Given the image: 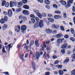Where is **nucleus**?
Wrapping results in <instances>:
<instances>
[{
    "mask_svg": "<svg viewBox=\"0 0 75 75\" xmlns=\"http://www.w3.org/2000/svg\"><path fill=\"white\" fill-rule=\"evenodd\" d=\"M40 55H42L43 54V53L41 52L40 53L38 52L37 53H35L33 54V57H36L37 60H38L39 57H40Z\"/></svg>",
    "mask_w": 75,
    "mask_h": 75,
    "instance_id": "f257e3e1",
    "label": "nucleus"
},
{
    "mask_svg": "<svg viewBox=\"0 0 75 75\" xmlns=\"http://www.w3.org/2000/svg\"><path fill=\"white\" fill-rule=\"evenodd\" d=\"M21 30L22 32L24 33L25 32V30H27V26L25 25H23L21 27Z\"/></svg>",
    "mask_w": 75,
    "mask_h": 75,
    "instance_id": "f03ea898",
    "label": "nucleus"
},
{
    "mask_svg": "<svg viewBox=\"0 0 75 75\" xmlns=\"http://www.w3.org/2000/svg\"><path fill=\"white\" fill-rule=\"evenodd\" d=\"M20 30V25H18L17 26H16L15 28V31L16 32H18Z\"/></svg>",
    "mask_w": 75,
    "mask_h": 75,
    "instance_id": "7ed1b4c3",
    "label": "nucleus"
},
{
    "mask_svg": "<svg viewBox=\"0 0 75 75\" xmlns=\"http://www.w3.org/2000/svg\"><path fill=\"white\" fill-rule=\"evenodd\" d=\"M39 26L40 27V28H42V27H43V26H44V22H43V21L42 20H41L39 23Z\"/></svg>",
    "mask_w": 75,
    "mask_h": 75,
    "instance_id": "20e7f679",
    "label": "nucleus"
},
{
    "mask_svg": "<svg viewBox=\"0 0 75 75\" xmlns=\"http://www.w3.org/2000/svg\"><path fill=\"white\" fill-rule=\"evenodd\" d=\"M42 48H41L40 50V51H43L44 50V48H46L47 47V46H46V45H45V43H43L42 45H41Z\"/></svg>",
    "mask_w": 75,
    "mask_h": 75,
    "instance_id": "39448f33",
    "label": "nucleus"
},
{
    "mask_svg": "<svg viewBox=\"0 0 75 75\" xmlns=\"http://www.w3.org/2000/svg\"><path fill=\"white\" fill-rule=\"evenodd\" d=\"M59 3H61L62 5L63 6H66L67 4V2L66 1H64L61 0L59 1Z\"/></svg>",
    "mask_w": 75,
    "mask_h": 75,
    "instance_id": "423d86ee",
    "label": "nucleus"
},
{
    "mask_svg": "<svg viewBox=\"0 0 75 75\" xmlns=\"http://www.w3.org/2000/svg\"><path fill=\"white\" fill-rule=\"evenodd\" d=\"M8 25L6 24H5L3 26L2 28V29L3 31H4L6 30L7 28Z\"/></svg>",
    "mask_w": 75,
    "mask_h": 75,
    "instance_id": "0eeeda50",
    "label": "nucleus"
},
{
    "mask_svg": "<svg viewBox=\"0 0 75 75\" xmlns=\"http://www.w3.org/2000/svg\"><path fill=\"white\" fill-rule=\"evenodd\" d=\"M8 15L9 17H11V16H12V11H11V9H9L8 10Z\"/></svg>",
    "mask_w": 75,
    "mask_h": 75,
    "instance_id": "6e6552de",
    "label": "nucleus"
},
{
    "mask_svg": "<svg viewBox=\"0 0 75 75\" xmlns=\"http://www.w3.org/2000/svg\"><path fill=\"white\" fill-rule=\"evenodd\" d=\"M54 37H56L57 38H60L62 37V34L59 33L58 34L55 35H54Z\"/></svg>",
    "mask_w": 75,
    "mask_h": 75,
    "instance_id": "1a4fd4ad",
    "label": "nucleus"
},
{
    "mask_svg": "<svg viewBox=\"0 0 75 75\" xmlns=\"http://www.w3.org/2000/svg\"><path fill=\"white\" fill-rule=\"evenodd\" d=\"M71 2L69 1H67V5H66L65 7L67 8H68V7H71Z\"/></svg>",
    "mask_w": 75,
    "mask_h": 75,
    "instance_id": "9d476101",
    "label": "nucleus"
},
{
    "mask_svg": "<svg viewBox=\"0 0 75 75\" xmlns=\"http://www.w3.org/2000/svg\"><path fill=\"white\" fill-rule=\"evenodd\" d=\"M34 28H38L39 27V23H35L33 26Z\"/></svg>",
    "mask_w": 75,
    "mask_h": 75,
    "instance_id": "9b49d317",
    "label": "nucleus"
},
{
    "mask_svg": "<svg viewBox=\"0 0 75 75\" xmlns=\"http://www.w3.org/2000/svg\"><path fill=\"white\" fill-rule=\"evenodd\" d=\"M23 13L25 14V15H28L30 13H29V11H27V10H24L23 12Z\"/></svg>",
    "mask_w": 75,
    "mask_h": 75,
    "instance_id": "f8f14e48",
    "label": "nucleus"
},
{
    "mask_svg": "<svg viewBox=\"0 0 75 75\" xmlns=\"http://www.w3.org/2000/svg\"><path fill=\"white\" fill-rule=\"evenodd\" d=\"M45 31L47 34L48 33H52V30H50V29H46Z\"/></svg>",
    "mask_w": 75,
    "mask_h": 75,
    "instance_id": "ddd939ff",
    "label": "nucleus"
},
{
    "mask_svg": "<svg viewBox=\"0 0 75 75\" xmlns=\"http://www.w3.org/2000/svg\"><path fill=\"white\" fill-rule=\"evenodd\" d=\"M57 42L58 44H61L62 42V40L61 39H59L57 40Z\"/></svg>",
    "mask_w": 75,
    "mask_h": 75,
    "instance_id": "4468645a",
    "label": "nucleus"
},
{
    "mask_svg": "<svg viewBox=\"0 0 75 75\" xmlns=\"http://www.w3.org/2000/svg\"><path fill=\"white\" fill-rule=\"evenodd\" d=\"M36 14L39 17V18H42V15L40 13L37 12L36 13Z\"/></svg>",
    "mask_w": 75,
    "mask_h": 75,
    "instance_id": "2eb2a0df",
    "label": "nucleus"
},
{
    "mask_svg": "<svg viewBox=\"0 0 75 75\" xmlns=\"http://www.w3.org/2000/svg\"><path fill=\"white\" fill-rule=\"evenodd\" d=\"M67 45H68V44H67V43L64 44L62 46L61 48H62L63 49H64L65 48H66Z\"/></svg>",
    "mask_w": 75,
    "mask_h": 75,
    "instance_id": "dca6fc26",
    "label": "nucleus"
},
{
    "mask_svg": "<svg viewBox=\"0 0 75 75\" xmlns=\"http://www.w3.org/2000/svg\"><path fill=\"white\" fill-rule=\"evenodd\" d=\"M15 4V3L14 2L11 1L10 2V6L11 7H14V5Z\"/></svg>",
    "mask_w": 75,
    "mask_h": 75,
    "instance_id": "f3484780",
    "label": "nucleus"
},
{
    "mask_svg": "<svg viewBox=\"0 0 75 75\" xmlns=\"http://www.w3.org/2000/svg\"><path fill=\"white\" fill-rule=\"evenodd\" d=\"M35 45L36 47H39V43H38V41L37 40H36L35 41Z\"/></svg>",
    "mask_w": 75,
    "mask_h": 75,
    "instance_id": "a211bd4d",
    "label": "nucleus"
},
{
    "mask_svg": "<svg viewBox=\"0 0 75 75\" xmlns=\"http://www.w3.org/2000/svg\"><path fill=\"white\" fill-rule=\"evenodd\" d=\"M32 67L33 69H34L35 71V69L36 68H35V63H34V62H32Z\"/></svg>",
    "mask_w": 75,
    "mask_h": 75,
    "instance_id": "6ab92c4d",
    "label": "nucleus"
},
{
    "mask_svg": "<svg viewBox=\"0 0 75 75\" xmlns=\"http://www.w3.org/2000/svg\"><path fill=\"white\" fill-rule=\"evenodd\" d=\"M48 20L50 22V23H54V19L52 18H48Z\"/></svg>",
    "mask_w": 75,
    "mask_h": 75,
    "instance_id": "aec40b11",
    "label": "nucleus"
},
{
    "mask_svg": "<svg viewBox=\"0 0 75 75\" xmlns=\"http://www.w3.org/2000/svg\"><path fill=\"white\" fill-rule=\"evenodd\" d=\"M23 8H25V9H29V6H28L27 5H25L23 6Z\"/></svg>",
    "mask_w": 75,
    "mask_h": 75,
    "instance_id": "412c9836",
    "label": "nucleus"
},
{
    "mask_svg": "<svg viewBox=\"0 0 75 75\" xmlns=\"http://www.w3.org/2000/svg\"><path fill=\"white\" fill-rule=\"evenodd\" d=\"M6 21L4 20V19L3 18H2L0 21V23L1 24H4L5 23Z\"/></svg>",
    "mask_w": 75,
    "mask_h": 75,
    "instance_id": "4be33fe9",
    "label": "nucleus"
},
{
    "mask_svg": "<svg viewBox=\"0 0 75 75\" xmlns=\"http://www.w3.org/2000/svg\"><path fill=\"white\" fill-rule=\"evenodd\" d=\"M59 17H61V16L58 15H55L54 16V18L55 19H59Z\"/></svg>",
    "mask_w": 75,
    "mask_h": 75,
    "instance_id": "5701e85b",
    "label": "nucleus"
},
{
    "mask_svg": "<svg viewBox=\"0 0 75 75\" xmlns=\"http://www.w3.org/2000/svg\"><path fill=\"white\" fill-rule=\"evenodd\" d=\"M70 31L72 34H74L75 33V30H74V29L72 28L71 29Z\"/></svg>",
    "mask_w": 75,
    "mask_h": 75,
    "instance_id": "b1692460",
    "label": "nucleus"
},
{
    "mask_svg": "<svg viewBox=\"0 0 75 75\" xmlns=\"http://www.w3.org/2000/svg\"><path fill=\"white\" fill-rule=\"evenodd\" d=\"M23 5V2H19L18 3V7H21Z\"/></svg>",
    "mask_w": 75,
    "mask_h": 75,
    "instance_id": "393cba45",
    "label": "nucleus"
},
{
    "mask_svg": "<svg viewBox=\"0 0 75 75\" xmlns=\"http://www.w3.org/2000/svg\"><path fill=\"white\" fill-rule=\"evenodd\" d=\"M45 2L47 4H50V1L48 0H45Z\"/></svg>",
    "mask_w": 75,
    "mask_h": 75,
    "instance_id": "a878e982",
    "label": "nucleus"
},
{
    "mask_svg": "<svg viewBox=\"0 0 75 75\" xmlns=\"http://www.w3.org/2000/svg\"><path fill=\"white\" fill-rule=\"evenodd\" d=\"M16 11L17 13H18L21 11V8L20 7L17 9H16Z\"/></svg>",
    "mask_w": 75,
    "mask_h": 75,
    "instance_id": "bb28decb",
    "label": "nucleus"
},
{
    "mask_svg": "<svg viewBox=\"0 0 75 75\" xmlns=\"http://www.w3.org/2000/svg\"><path fill=\"white\" fill-rule=\"evenodd\" d=\"M24 54H22L20 57V59L22 60V61H24Z\"/></svg>",
    "mask_w": 75,
    "mask_h": 75,
    "instance_id": "cd10ccee",
    "label": "nucleus"
},
{
    "mask_svg": "<svg viewBox=\"0 0 75 75\" xmlns=\"http://www.w3.org/2000/svg\"><path fill=\"white\" fill-rule=\"evenodd\" d=\"M59 74L60 75H63L64 74V72H63V71L61 70H59Z\"/></svg>",
    "mask_w": 75,
    "mask_h": 75,
    "instance_id": "c85d7f7f",
    "label": "nucleus"
},
{
    "mask_svg": "<svg viewBox=\"0 0 75 75\" xmlns=\"http://www.w3.org/2000/svg\"><path fill=\"white\" fill-rule=\"evenodd\" d=\"M42 17H47V13H43L42 14Z\"/></svg>",
    "mask_w": 75,
    "mask_h": 75,
    "instance_id": "c756f323",
    "label": "nucleus"
},
{
    "mask_svg": "<svg viewBox=\"0 0 75 75\" xmlns=\"http://www.w3.org/2000/svg\"><path fill=\"white\" fill-rule=\"evenodd\" d=\"M55 13L56 14H61V11L58 10H56L54 11Z\"/></svg>",
    "mask_w": 75,
    "mask_h": 75,
    "instance_id": "7c9ffc66",
    "label": "nucleus"
},
{
    "mask_svg": "<svg viewBox=\"0 0 75 75\" xmlns=\"http://www.w3.org/2000/svg\"><path fill=\"white\" fill-rule=\"evenodd\" d=\"M31 20L33 24H35V20L33 18H32L31 19Z\"/></svg>",
    "mask_w": 75,
    "mask_h": 75,
    "instance_id": "2f4dec72",
    "label": "nucleus"
},
{
    "mask_svg": "<svg viewBox=\"0 0 75 75\" xmlns=\"http://www.w3.org/2000/svg\"><path fill=\"white\" fill-rule=\"evenodd\" d=\"M5 3H6V1L5 0L3 1L2 2V6H4L5 5Z\"/></svg>",
    "mask_w": 75,
    "mask_h": 75,
    "instance_id": "473e14b6",
    "label": "nucleus"
},
{
    "mask_svg": "<svg viewBox=\"0 0 75 75\" xmlns=\"http://www.w3.org/2000/svg\"><path fill=\"white\" fill-rule=\"evenodd\" d=\"M60 29L62 31H65V29H64V27L62 26H60Z\"/></svg>",
    "mask_w": 75,
    "mask_h": 75,
    "instance_id": "72a5a7b5",
    "label": "nucleus"
},
{
    "mask_svg": "<svg viewBox=\"0 0 75 75\" xmlns=\"http://www.w3.org/2000/svg\"><path fill=\"white\" fill-rule=\"evenodd\" d=\"M53 7L54 8L57 9L58 8V6H57V5L55 4H53Z\"/></svg>",
    "mask_w": 75,
    "mask_h": 75,
    "instance_id": "f704fd0d",
    "label": "nucleus"
},
{
    "mask_svg": "<svg viewBox=\"0 0 75 75\" xmlns=\"http://www.w3.org/2000/svg\"><path fill=\"white\" fill-rule=\"evenodd\" d=\"M4 20L5 21H7L8 20V18L7 17L5 16L4 17Z\"/></svg>",
    "mask_w": 75,
    "mask_h": 75,
    "instance_id": "c9c22d12",
    "label": "nucleus"
},
{
    "mask_svg": "<svg viewBox=\"0 0 75 75\" xmlns=\"http://www.w3.org/2000/svg\"><path fill=\"white\" fill-rule=\"evenodd\" d=\"M22 20H23V22H24L27 20V18L23 16Z\"/></svg>",
    "mask_w": 75,
    "mask_h": 75,
    "instance_id": "e433bc0d",
    "label": "nucleus"
},
{
    "mask_svg": "<svg viewBox=\"0 0 75 75\" xmlns=\"http://www.w3.org/2000/svg\"><path fill=\"white\" fill-rule=\"evenodd\" d=\"M23 45L22 44H20L19 45L17 46V48H20V47H23Z\"/></svg>",
    "mask_w": 75,
    "mask_h": 75,
    "instance_id": "4c0bfd02",
    "label": "nucleus"
},
{
    "mask_svg": "<svg viewBox=\"0 0 75 75\" xmlns=\"http://www.w3.org/2000/svg\"><path fill=\"white\" fill-rule=\"evenodd\" d=\"M57 33V31L56 30H54L52 32V34H56Z\"/></svg>",
    "mask_w": 75,
    "mask_h": 75,
    "instance_id": "58836bf2",
    "label": "nucleus"
},
{
    "mask_svg": "<svg viewBox=\"0 0 75 75\" xmlns=\"http://www.w3.org/2000/svg\"><path fill=\"white\" fill-rule=\"evenodd\" d=\"M2 52L3 53H5L6 52V51L5 50V49H4V47H3L2 48Z\"/></svg>",
    "mask_w": 75,
    "mask_h": 75,
    "instance_id": "ea45409f",
    "label": "nucleus"
},
{
    "mask_svg": "<svg viewBox=\"0 0 75 75\" xmlns=\"http://www.w3.org/2000/svg\"><path fill=\"white\" fill-rule=\"evenodd\" d=\"M70 40L71 41H72L73 42H74L75 41V38H74L73 37H71L70 38Z\"/></svg>",
    "mask_w": 75,
    "mask_h": 75,
    "instance_id": "a19ab883",
    "label": "nucleus"
},
{
    "mask_svg": "<svg viewBox=\"0 0 75 75\" xmlns=\"http://www.w3.org/2000/svg\"><path fill=\"white\" fill-rule=\"evenodd\" d=\"M63 17L65 18H67V14L66 13L64 12L63 13Z\"/></svg>",
    "mask_w": 75,
    "mask_h": 75,
    "instance_id": "79ce46f5",
    "label": "nucleus"
},
{
    "mask_svg": "<svg viewBox=\"0 0 75 75\" xmlns=\"http://www.w3.org/2000/svg\"><path fill=\"white\" fill-rule=\"evenodd\" d=\"M23 16L22 15H20L19 17V19L20 20L21 19H23Z\"/></svg>",
    "mask_w": 75,
    "mask_h": 75,
    "instance_id": "37998d69",
    "label": "nucleus"
},
{
    "mask_svg": "<svg viewBox=\"0 0 75 75\" xmlns=\"http://www.w3.org/2000/svg\"><path fill=\"white\" fill-rule=\"evenodd\" d=\"M71 58L75 60V54H74L71 55Z\"/></svg>",
    "mask_w": 75,
    "mask_h": 75,
    "instance_id": "c03bdc74",
    "label": "nucleus"
},
{
    "mask_svg": "<svg viewBox=\"0 0 75 75\" xmlns=\"http://www.w3.org/2000/svg\"><path fill=\"white\" fill-rule=\"evenodd\" d=\"M35 20L36 21H37L38 22L40 20L39 19V18L38 17H35Z\"/></svg>",
    "mask_w": 75,
    "mask_h": 75,
    "instance_id": "a18cd8bd",
    "label": "nucleus"
},
{
    "mask_svg": "<svg viewBox=\"0 0 75 75\" xmlns=\"http://www.w3.org/2000/svg\"><path fill=\"white\" fill-rule=\"evenodd\" d=\"M47 54V52H45V53L43 55V58H44L45 59V57H46V55Z\"/></svg>",
    "mask_w": 75,
    "mask_h": 75,
    "instance_id": "49530a36",
    "label": "nucleus"
},
{
    "mask_svg": "<svg viewBox=\"0 0 75 75\" xmlns=\"http://www.w3.org/2000/svg\"><path fill=\"white\" fill-rule=\"evenodd\" d=\"M9 6V3L8 2L6 3L5 4V7H8Z\"/></svg>",
    "mask_w": 75,
    "mask_h": 75,
    "instance_id": "de8ad7c7",
    "label": "nucleus"
},
{
    "mask_svg": "<svg viewBox=\"0 0 75 75\" xmlns=\"http://www.w3.org/2000/svg\"><path fill=\"white\" fill-rule=\"evenodd\" d=\"M24 48H25L27 51L28 50V47L27 46H25L24 47Z\"/></svg>",
    "mask_w": 75,
    "mask_h": 75,
    "instance_id": "09e8293b",
    "label": "nucleus"
},
{
    "mask_svg": "<svg viewBox=\"0 0 75 75\" xmlns=\"http://www.w3.org/2000/svg\"><path fill=\"white\" fill-rule=\"evenodd\" d=\"M69 59H66L65 60V62H66V63H67V62H69Z\"/></svg>",
    "mask_w": 75,
    "mask_h": 75,
    "instance_id": "8fccbe9b",
    "label": "nucleus"
},
{
    "mask_svg": "<svg viewBox=\"0 0 75 75\" xmlns=\"http://www.w3.org/2000/svg\"><path fill=\"white\" fill-rule=\"evenodd\" d=\"M61 52L62 54H65V50L64 49H63L62 50Z\"/></svg>",
    "mask_w": 75,
    "mask_h": 75,
    "instance_id": "3c124183",
    "label": "nucleus"
},
{
    "mask_svg": "<svg viewBox=\"0 0 75 75\" xmlns=\"http://www.w3.org/2000/svg\"><path fill=\"white\" fill-rule=\"evenodd\" d=\"M30 17L31 18H35V16L33 14H32L30 15Z\"/></svg>",
    "mask_w": 75,
    "mask_h": 75,
    "instance_id": "603ef678",
    "label": "nucleus"
},
{
    "mask_svg": "<svg viewBox=\"0 0 75 75\" xmlns=\"http://www.w3.org/2000/svg\"><path fill=\"white\" fill-rule=\"evenodd\" d=\"M24 4H25L27 3V0H22Z\"/></svg>",
    "mask_w": 75,
    "mask_h": 75,
    "instance_id": "864d4df0",
    "label": "nucleus"
},
{
    "mask_svg": "<svg viewBox=\"0 0 75 75\" xmlns=\"http://www.w3.org/2000/svg\"><path fill=\"white\" fill-rule=\"evenodd\" d=\"M47 52H50V47H47Z\"/></svg>",
    "mask_w": 75,
    "mask_h": 75,
    "instance_id": "5fc2aeb1",
    "label": "nucleus"
},
{
    "mask_svg": "<svg viewBox=\"0 0 75 75\" xmlns=\"http://www.w3.org/2000/svg\"><path fill=\"white\" fill-rule=\"evenodd\" d=\"M56 25L52 24V28H55Z\"/></svg>",
    "mask_w": 75,
    "mask_h": 75,
    "instance_id": "6e6d98bb",
    "label": "nucleus"
},
{
    "mask_svg": "<svg viewBox=\"0 0 75 75\" xmlns=\"http://www.w3.org/2000/svg\"><path fill=\"white\" fill-rule=\"evenodd\" d=\"M57 67L58 68H59V69L62 68V66L61 65H59L57 66Z\"/></svg>",
    "mask_w": 75,
    "mask_h": 75,
    "instance_id": "4d7b16f0",
    "label": "nucleus"
},
{
    "mask_svg": "<svg viewBox=\"0 0 75 75\" xmlns=\"http://www.w3.org/2000/svg\"><path fill=\"white\" fill-rule=\"evenodd\" d=\"M38 2H40L41 3H43V0H37Z\"/></svg>",
    "mask_w": 75,
    "mask_h": 75,
    "instance_id": "13d9d810",
    "label": "nucleus"
},
{
    "mask_svg": "<svg viewBox=\"0 0 75 75\" xmlns=\"http://www.w3.org/2000/svg\"><path fill=\"white\" fill-rule=\"evenodd\" d=\"M71 75H75V73L74 71H71Z\"/></svg>",
    "mask_w": 75,
    "mask_h": 75,
    "instance_id": "bf43d9fd",
    "label": "nucleus"
},
{
    "mask_svg": "<svg viewBox=\"0 0 75 75\" xmlns=\"http://www.w3.org/2000/svg\"><path fill=\"white\" fill-rule=\"evenodd\" d=\"M33 11L34 13H38L39 12V11L37 10H34Z\"/></svg>",
    "mask_w": 75,
    "mask_h": 75,
    "instance_id": "052dcab7",
    "label": "nucleus"
},
{
    "mask_svg": "<svg viewBox=\"0 0 75 75\" xmlns=\"http://www.w3.org/2000/svg\"><path fill=\"white\" fill-rule=\"evenodd\" d=\"M72 10H73V12H75V7L74 6H73Z\"/></svg>",
    "mask_w": 75,
    "mask_h": 75,
    "instance_id": "680f3d73",
    "label": "nucleus"
},
{
    "mask_svg": "<svg viewBox=\"0 0 75 75\" xmlns=\"http://www.w3.org/2000/svg\"><path fill=\"white\" fill-rule=\"evenodd\" d=\"M69 38V35H66L64 36V38Z\"/></svg>",
    "mask_w": 75,
    "mask_h": 75,
    "instance_id": "e2e57ef3",
    "label": "nucleus"
},
{
    "mask_svg": "<svg viewBox=\"0 0 75 75\" xmlns=\"http://www.w3.org/2000/svg\"><path fill=\"white\" fill-rule=\"evenodd\" d=\"M34 42L33 40H32L31 42V45H33V44H34Z\"/></svg>",
    "mask_w": 75,
    "mask_h": 75,
    "instance_id": "0e129e2a",
    "label": "nucleus"
},
{
    "mask_svg": "<svg viewBox=\"0 0 75 75\" xmlns=\"http://www.w3.org/2000/svg\"><path fill=\"white\" fill-rule=\"evenodd\" d=\"M52 58L53 59H56L57 58V56L54 55L52 57Z\"/></svg>",
    "mask_w": 75,
    "mask_h": 75,
    "instance_id": "69168bd1",
    "label": "nucleus"
},
{
    "mask_svg": "<svg viewBox=\"0 0 75 75\" xmlns=\"http://www.w3.org/2000/svg\"><path fill=\"white\" fill-rule=\"evenodd\" d=\"M3 13L4 15H5V16L7 15V12H6V11H4Z\"/></svg>",
    "mask_w": 75,
    "mask_h": 75,
    "instance_id": "338daca9",
    "label": "nucleus"
},
{
    "mask_svg": "<svg viewBox=\"0 0 75 75\" xmlns=\"http://www.w3.org/2000/svg\"><path fill=\"white\" fill-rule=\"evenodd\" d=\"M50 73L49 72H47L45 73V75H50Z\"/></svg>",
    "mask_w": 75,
    "mask_h": 75,
    "instance_id": "774afa93",
    "label": "nucleus"
}]
</instances>
